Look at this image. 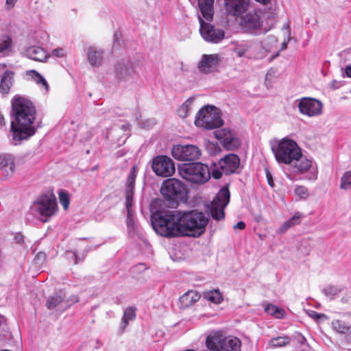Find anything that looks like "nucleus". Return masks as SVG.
Here are the masks:
<instances>
[{
    "label": "nucleus",
    "mask_w": 351,
    "mask_h": 351,
    "mask_svg": "<svg viewBox=\"0 0 351 351\" xmlns=\"http://www.w3.org/2000/svg\"><path fill=\"white\" fill-rule=\"evenodd\" d=\"M233 45L232 51L239 58L245 56L251 47L250 43L247 41L236 42L233 43Z\"/></svg>",
    "instance_id": "nucleus-32"
},
{
    "label": "nucleus",
    "mask_w": 351,
    "mask_h": 351,
    "mask_svg": "<svg viewBox=\"0 0 351 351\" xmlns=\"http://www.w3.org/2000/svg\"><path fill=\"white\" fill-rule=\"evenodd\" d=\"M340 188L343 190L351 189V171H346L341 178Z\"/></svg>",
    "instance_id": "nucleus-38"
},
{
    "label": "nucleus",
    "mask_w": 351,
    "mask_h": 351,
    "mask_svg": "<svg viewBox=\"0 0 351 351\" xmlns=\"http://www.w3.org/2000/svg\"><path fill=\"white\" fill-rule=\"evenodd\" d=\"M230 191L228 186L222 187L210 203L209 207L212 217L219 221L224 218V209L230 202Z\"/></svg>",
    "instance_id": "nucleus-8"
},
{
    "label": "nucleus",
    "mask_w": 351,
    "mask_h": 351,
    "mask_svg": "<svg viewBox=\"0 0 351 351\" xmlns=\"http://www.w3.org/2000/svg\"><path fill=\"white\" fill-rule=\"evenodd\" d=\"M223 123L218 109L213 106H205L202 108L196 117V126L211 130L221 126Z\"/></svg>",
    "instance_id": "nucleus-5"
},
{
    "label": "nucleus",
    "mask_w": 351,
    "mask_h": 351,
    "mask_svg": "<svg viewBox=\"0 0 351 351\" xmlns=\"http://www.w3.org/2000/svg\"><path fill=\"white\" fill-rule=\"evenodd\" d=\"M5 121L3 115L0 112V127L5 125Z\"/></svg>",
    "instance_id": "nucleus-53"
},
{
    "label": "nucleus",
    "mask_w": 351,
    "mask_h": 351,
    "mask_svg": "<svg viewBox=\"0 0 351 351\" xmlns=\"http://www.w3.org/2000/svg\"><path fill=\"white\" fill-rule=\"evenodd\" d=\"M135 308L132 307H128L123 313V316L121 319L120 325V333H123L127 328L129 322L133 321L136 318Z\"/></svg>",
    "instance_id": "nucleus-29"
},
{
    "label": "nucleus",
    "mask_w": 351,
    "mask_h": 351,
    "mask_svg": "<svg viewBox=\"0 0 351 351\" xmlns=\"http://www.w3.org/2000/svg\"><path fill=\"white\" fill-rule=\"evenodd\" d=\"M308 315L313 319L314 320H319L321 318L327 319V316L322 313H318L314 311H308L307 312Z\"/></svg>",
    "instance_id": "nucleus-46"
},
{
    "label": "nucleus",
    "mask_w": 351,
    "mask_h": 351,
    "mask_svg": "<svg viewBox=\"0 0 351 351\" xmlns=\"http://www.w3.org/2000/svg\"><path fill=\"white\" fill-rule=\"evenodd\" d=\"M197 1L202 16L207 21H211L213 16L214 0H197Z\"/></svg>",
    "instance_id": "nucleus-26"
},
{
    "label": "nucleus",
    "mask_w": 351,
    "mask_h": 351,
    "mask_svg": "<svg viewBox=\"0 0 351 351\" xmlns=\"http://www.w3.org/2000/svg\"><path fill=\"white\" fill-rule=\"evenodd\" d=\"M289 41V38H288L287 40H285L283 41V43H282V46H281V50H284V49H287V44H288Z\"/></svg>",
    "instance_id": "nucleus-54"
},
{
    "label": "nucleus",
    "mask_w": 351,
    "mask_h": 351,
    "mask_svg": "<svg viewBox=\"0 0 351 351\" xmlns=\"http://www.w3.org/2000/svg\"><path fill=\"white\" fill-rule=\"evenodd\" d=\"M194 98L188 99L178 110V114L181 118H185L191 110V105Z\"/></svg>",
    "instance_id": "nucleus-36"
},
{
    "label": "nucleus",
    "mask_w": 351,
    "mask_h": 351,
    "mask_svg": "<svg viewBox=\"0 0 351 351\" xmlns=\"http://www.w3.org/2000/svg\"><path fill=\"white\" fill-rule=\"evenodd\" d=\"M135 73V63L129 60H123L116 66V75L119 78H125Z\"/></svg>",
    "instance_id": "nucleus-22"
},
{
    "label": "nucleus",
    "mask_w": 351,
    "mask_h": 351,
    "mask_svg": "<svg viewBox=\"0 0 351 351\" xmlns=\"http://www.w3.org/2000/svg\"><path fill=\"white\" fill-rule=\"evenodd\" d=\"M27 76L30 77L31 79L34 81L38 85L41 86L44 88L45 90L47 92L49 90V85L43 75L35 70H30L26 72Z\"/></svg>",
    "instance_id": "nucleus-30"
},
{
    "label": "nucleus",
    "mask_w": 351,
    "mask_h": 351,
    "mask_svg": "<svg viewBox=\"0 0 351 351\" xmlns=\"http://www.w3.org/2000/svg\"><path fill=\"white\" fill-rule=\"evenodd\" d=\"M278 42L277 38L274 36H268L262 42L263 47L267 51H271Z\"/></svg>",
    "instance_id": "nucleus-42"
},
{
    "label": "nucleus",
    "mask_w": 351,
    "mask_h": 351,
    "mask_svg": "<svg viewBox=\"0 0 351 351\" xmlns=\"http://www.w3.org/2000/svg\"><path fill=\"white\" fill-rule=\"evenodd\" d=\"M271 150L280 164L291 165L294 160L302 155V149L298 143L288 137L282 138L276 145H272Z\"/></svg>",
    "instance_id": "nucleus-3"
},
{
    "label": "nucleus",
    "mask_w": 351,
    "mask_h": 351,
    "mask_svg": "<svg viewBox=\"0 0 351 351\" xmlns=\"http://www.w3.org/2000/svg\"><path fill=\"white\" fill-rule=\"evenodd\" d=\"M289 25L287 24V26H286V28H289Z\"/></svg>",
    "instance_id": "nucleus-61"
},
{
    "label": "nucleus",
    "mask_w": 351,
    "mask_h": 351,
    "mask_svg": "<svg viewBox=\"0 0 351 351\" xmlns=\"http://www.w3.org/2000/svg\"><path fill=\"white\" fill-rule=\"evenodd\" d=\"M178 171L182 178L195 184H204L210 178L208 167L202 162L182 164Z\"/></svg>",
    "instance_id": "nucleus-4"
},
{
    "label": "nucleus",
    "mask_w": 351,
    "mask_h": 351,
    "mask_svg": "<svg viewBox=\"0 0 351 351\" xmlns=\"http://www.w3.org/2000/svg\"><path fill=\"white\" fill-rule=\"evenodd\" d=\"M12 109L13 120L10 131L12 143L16 145L36 133V109L32 101L21 96H16L12 99Z\"/></svg>",
    "instance_id": "nucleus-2"
},
{
    "label": "nucleus",
    "mask_w": 351,
    "mask_h": 351,
    "mask_svg": "<svg viewBox=\"0 0 351 351\" xmlns=\"http://www.w3.org/2000/svg\"><path fill=\"white\" fill-rule=\"evenodd\" d=\"M5 322V318L3 316H0V325Z\"/></svg>",
    "instance_id": "nucleus-56"
},
{
    "label": "nucleus",
    "mask_w": 351,
    "mask_h": 351,
    "mask_svg": "<svg viewBox=\"0 0 351 351\" xmlns=\"http://www.w3.org/2000/svg\"><path fill=\"white\" fill-rule=\"evenodd\" d=\"M335 83H336V81L332 82V86L335 88H337L339 87V86H335Z\"/></svg>",
    "instance_id": "nucleus-58"
},
{
    "label": "nucleus",
    "mask_w": 351,
    "mask_h": 351,
    "mask_svg": "<svg viewBox=\"0 0 351 351\" xmlns=\"http://www.w3.org/2000/svg\"><path fill=\"white\" fill-rule=\"evenodd\" d=\"M34 209L46 222L58 210L57 202L53 195H43L34 204Z\"/></svg>",
    "instance_id": "nucleus-9"
},
{
    "label": "nucleus",
    "mask_w": 351,
    "mask_h": 351,
    "mask_svg": "<svg viewBox=\"0 0 351 351\" xmlns=\"http://www.w3.org/2000/svg\"><path fill=\"white\" fill-rule=\"evenodd\" d=\"M5 67H6V64H0V71L3 70Z\"/></svg>",
    "instance_id": "nucleus-57"
},
{
    "label": "nucleus",
    "mask_w": 351,
    "mask_h": 351,
    "mask_svg": "<svg viewBox=\"0 0 351 351\" xmlns=\"http://www.w3.org/2000/svg\"><path fill=\"white\" fill-rule=\"evenodd\" d=\"M225 337L220 332L209 335L206 339V346L210 351H221Z\"/></svg>",
    "instance_id": "nucleus-25"
},
{
    "label": "nucleus",
    "mask_w": 351,
    "mask_h": 351,
    "mask_svg": "<svg viewBox=\"0 0 351 351\" xmlns=\"http://www.w3.org/2000/svg\"><path fill=\"white\" fill-rule=\"evenodd\" d=\"M17 0H5V8L8 10H10L14 8Z\"/></svg>",
    "instance_id": "nucleus-49"
},
{
    "label": "nucleus",
    "mask_w": 351,
    "mask_h": 351,
    "mask_svg": "<svg viewBox=\"0 0 351 351\" xmlns=\"http://www.w3.org/2000/svg\"><path fill=\"white\" fill-rule=\"evenodd\" d=\"M12 40L8 36H3L0 38V54L7 56L12 52Z\"/></svg>",
    "instance_id": "nucleus-33"
},
{
    "label": "nucleus",
    "mask_w": 351,
    "mask_h": 351,
    "mask_svg": "<svg viewBox=\"0 0 351 351\" xmlns=\"http://www.w3.org/2000/svg\"><path fill=\"white\" fill-rule=\"evenodd\" d=\"M221 351H241V343L239 339L234 337H225L222 341Z\"/></svg>",
    "instance_id": "nucleus-28"
},
{
    "label": "nucleus",
    "mask_w": 351,
    "mask_h": 351,
    "mask_svg": "<svg viewBox=\"0 0 351 351\" xmlns=\"http://www.w3.org/2000/svg\"><path fill=\"white\" fill-rule=\"evenodd\" d=\"M88 62L93 66H99L104 60V51L96 46H89L86 49Z\"/></svg>",
    "instance_id": "nucleus-21"
},
{
    "label": "nucleus",
    "mask_w": 351,
    "mask_h": 351,
    "mask_svg": "<svg viewBox=\"0 0 351 351\" xmlns=\"http://www.w3.org/2000/svg\"><path fill=\"white\" fill-rule=\"evenodd\" d=\"M58 195L60 203L62 205L64 209L66 210L70 202L68 193L64 191H60Z\"/></svg>",
    "instance_id": "nucleus-43"
},
{
    "label": "nucleus",
    "mask_w": 351,
    "mask_h": 351,
    "mask_svg": "<svg viewBox=\"0 0 351 351\" xmlns=\"http://www.w3.org/2000/svg\"><path fill=\"white\" fill-rule=\"evenodd\" d=\"M215 137L228 150H234L241 145V141L237 135L228 129H220L215 132Z\"/></svg>",
    "instance_id": "nucleus-16"
},
{
    "label": "nucleus",
    "mask_w": 351,
    "mask_h": 351,
    "mask_svg": "<svg viewBox=\"0 0 351 351\" xmlns=\"http://www.w3.org/2000/svg\"><path fill=\"white\" fill-rule=\"evenodd\" d=\"M341 292V289L336 286H328L323 289V293L330 300L334 299Z\"/></svg>",
    "instance_id": "nucleus-41"
},
{
    "label": "nucleus",
    "mask_w": 351,
    "mask_h": 351,
    "mask_svg": "<svg viewBox=\"0 0 351 351\" xmlns=\"http://www.w3.org/2000/svg\"><path fill=\"white\" fill-rule=\"evenodd\" d=\"M266 176H267V181H268L269 184L270 186H274V182H273L272 176L271 175V173L269 171H267L266 172Z\"/></svg>",
    "instance_id": "nucleus-52"
},
{
    "label": "nucleus",
    "mask_w": 351,
    "mask_h": 351,
    "mask_svg": "<svg viewBox=\"0 0 351 351\" xmlns=\"http://www.w3.org/2000/svg\"><path fill=\"white\" fill-rule=\"evenodd\" d=\"M78 302V299L77 298H75L73 302Z\"/></svg>",
    "instance_id": "nucleus-60"
},
{
    "label": "nucleus",
    "mask_w": 351,
    "mask_h": 351,
    "mask_svg": "<svg viewBox=\"0 0 351 351\" xmlns=\"http://www.w3.org/2000/svg\"><path fill=\"white\" fill-rule=\"evenodd\" d=\"M199 21L200 23L199 32L204 40L212 43H219L224 38L223 30L204 22L200 16H199Z\"/></svg>",
    "instance_id": "nucleus-13"
},
{
    "label": "nucleus",
    "mask_w": 351,
    "mask_h": 351,
    "mask_svg": "<svg viewBox=\"0 0 351 351\" xmlns=\"http://www.w3.org/2000/svg\"><path fill=\"white\" fill-rule=\"evenodd\" d=\"M313 180H316L317 179V173H314L313 174Z\"/></svg>",
    "instance_id": "nucleus-59"
},
{
    "label": "nucleus",
    "mask_w": 351,
    "mask_h": 351,
    "mask_svg": "<svg viewBox=\"0 0 351 351\" xmlns=\"http://www.w3.org/2000/svg\"><path fill=\"white\" fill-rule=\"evenodd\" d=\"M240 164V158L234 154L226 155L218 162V166L223 173L229 175L233 173L238 169Z\"/></svg>",
    "instance_id": "nucleus-17"
},
{
    "label": "nucleus",
    "mask_w": 351,
    "mask_h": 351,
    "mask_svg": "<svg viewBox=\"0 0 351 351\" xmlns=\"http://www.w3.org/2000/svg\"><path fill=\"white\" fill-rule=\"evenodd\" d=\"M344 71L348 77H351V64L346 66Z\"/></svg>",
    "instance_id": "nucleus-51"
},
{
    "label": "nucleus",
    "mask_w": 351,
    "mask_h": 351,
    "mask_svg": "<svg viewBox=\"0 0 351 351\" xmlns=\"http://www.w3.org/2000/svg\"><path fill=\"white\" fill-rule=\"evenodd\" d=\"M245 227V224L243 221H239L234 226V229L243 230Z\"/></svg>",
    "instance_id": "nucleus-50"
},
{
    "label": "nucleus",
    "mask_w": 351,
    "mask_h": 351,
    "mask_svg": "<svg viewBox=\"0 0 351 351\" xmlns=\"http://www.w3.org/2000/svg\"><path fill=\"white\" fill-rule=\"evenodd\" d=\"M256 1H258L260 3H262L263 4L267 3L270 0H256Z\"/></svg>",
    "instance_id": "nucleus-55"
},
{
    "label": "nucleus",
    "mask_w": 351,
    "mask_h": 351,
    "mask_svg": "<svg viewBox=\"0 0 351 351\" xmlns=\"http://www.w3.org/2000/svg\"><path fill=\"white\" fill-rule=\"evenodd\" d=\"M202 155L201 149L195 145H174L171 149V156L180 161H194Z\"/></svg>",
    "instance_id": "nucleus-10"
},
{
    "label": "nucleus",
    "mask_w": 351,
    "mask_h": 351,
    "mask_svg": "<svg viewBox=\"0 0 351 351\" xmlns=\"http://www.w3.org/2000/svg\"><path fill=\"white\" fill-rule=\"evenodd\" d=\"M223 173V172L221 169L219 170L218 169H215L212 172H210V176L212 175L215 179H219L221 177Z\"/></svg>",
    "instance_id": "nucleus-48"
},
{
    "label": "nucleus",
    "mask_w": 351,
    "mask_h": 351,
    "mask_svg": "<svg viewBox=\"0 0 351 351\" xmlns=\"http://www.w3.org/2000/svg\"><path fill=\"white\" fill-rule=\"evenodd\" d=\"M22 54L29 59L42 62H46L50 57L43 48L38 46L26 48Z\"/></svg>",
    "instance_id": "nucleus-20"
},
{
    "label": "nucleus",
    "mask_w": 351,
    "mask_h": 351,
    "mask_svg": "<svg viewBox=\"0 0 351 351\" xmlns=\"http://www.w3.org/2000/svg\"><path fill=\"white\" fill-rule=\"evenodd\" d=\"M14 72L6 70L1 77L0 93L2 95H7L14 82Z\"/></svg>",
    "instance_id": "nucleus-24"
},
{
    "label": "nucleus",
    "mask_w": 351,
    "mask_h": 351,
    "mask_svg": "<svg viewBox=\"0 0 351 351\" xmlns=\"http://www.w3.org/2000/svg\"><path fill=\"white\" fill-rule=\"evenodd\" d=\"M295 193L301 199H306L308 197V189L304 186H298L295 189Z\"/></svg>",
    "instance_id": "nucleus-44"
},
{
    "label": "nucleus",
    "mask_w": 351,
    "mask_h": 351,
    "mask_svg": "<svg viewBox=\"0 0 351 351\" xmlns=\"http://www.w3.org/2000/svg\"><path fill=\"white\" fill-rule=\"evenodd\" d=\"M66 51L62 47H58L51 51V55L54 57L63 58L66 56Z\"/></svg>",
    "instance_id": "nucleus-45"
},
{
    "label": "nucleus",
    "mask_w": 351,
    "mask_h": 351,
    "mask_svg": "<svg viewBox=\"0 0 351 351\" xmlns=\"http://www.w3.org/2000/svg\"><path fill=\"white\" fill-rule=\"evenodd\" d=\"M15 171L14 156L10 154L0 155V176L7 178Z\"/></svg>",
    "instance_id": "nucleus-19"
},
{
    "label": "nucleus",
    "mask_w": 351,
    "mask_h": 351,
    "mask_svg": "<svg viewBox=\"0 0 351 351\" xmlns=\"http://www.w3.org/2000/svg\"><path fill=\"white\" fill-rule=\"evenodd\" d=\"M208 222L204 214L197 210H169L154 214L152 219L154 230L166 237H197L205 231Z\"/></svg>",
    "instance_id": "nucleus-1"
},
{
    "label": "nucleus",
    "mask_w": 351,
    "mask_h": 351,
    "mask_svg": "<svg viewBox=\"0 0 351 351\" xmlns=\"http://www.w3.org/2000/svg\"><path fill=\"white\" fill-rule=\"evenodd\" d=\"M154 172L161 177H170L176 171L173 160L167 156H158L152 162Z\"/></svg>",
    "instance_id": "nucleus-12"
},
{
    "label": "nucleus",
    "mask_w": 351,
    "mask_h": 351,
    "mask_svg": "<svg viewBox=\"0 0 351 351\" xmlns=\"http://www.w3.org/2000/svg\"><path fill=\"white\" fill-rule=\"evenodd\" d=\"M221 61V56L217 53L203 54L197 67L201 73L209 74L217 71Z\"/></svg>",
    "instance_id": "nucleus-14"
},
{
    "label": "nucleus",
    "mask_w": 351,
    "mask_h": 351,
    "mask_svg": "<svg viewBox=\"0 0 351 351\" xmlns=\"http://www.w3.org/2000/svg\"><path fill=\"white\" fill-rule=\"evenodd\" d=\"M332 329L340 334L351 333V325L339 319L333 320L331 323Z\"/></svg>",
    "instance_id": "nucleus-31"
},
{
    "label": "nucleus",
    "mask_w": 351,
    "mask_h": 351,
    "mask_svg": "<svg viewBox=\"0 0 351 351\" xmlns=\"http://www.w3.org/2000/svg\"><path fill=\"white\" fill-rule=\"evenodd\" d=\"M226 12L232 16H241L249 8L250 0H224Z\"/></svg>",
    "instance_id": "nucleus-18"
},
{
    "label": "nucleus",
    "mask_w": 351,
    "mask_h": 351,
    "mask_svg": "<svg viewBox=\"0 0 351 351\" xmlns=\"http://www.w3.org/2000/svg\"><path fill=\"white\" fill-rule=\"evenodd\" d=\"M293 171L298 174L306 173L312 167L313 162L302 153L301 156L293 161Z\"/></svg>",
    "instance_id": "nucleus-23"
},
{
    "label": "nucleus",
    "mask_w": 351,
    "mask_h": 351,
    "mask_svg": "<svg viewBox=\"0 0 351 351\" xmlns=\"http://www.w3.org/2000/svg\"><path fill=\"white\" fill-rule=\"evenodd\" d=\"M65 255L67 258H74V264H77L80 261H81L75 252L67 251L66 252Z\"/></svg>",
    "instance_id": "nucleus-47"
},
{
    "label": "nucleus",
    "mask_w": 351,
    "mask_h": 351,
    "mask_svg": "<svg viewBox=\"0 0 351 351\" xmlns=\"http://www.w3.org/2000/svg\"><path fill=\"white\" fill-rule=\"evenodd\" d=\"M136 178V167L134 166L128 176L125 183V206L128 211L127 224L128 226L133 225L134 221L132 218V206L134 191V184Z\"/></svg>",
    "instance_id": "nucleus-11"
},
{
    "label": "nucleus",
    "mask_w": 351,
    "mask_h": 351,
    "mask_svg": "<svg viewBox=\"0 0 351 351\" xmlns=\"http://www.w3.org/2000/svg\"><path fill=\"white\" fill-rule=\"evenodd\" d=\"M289 338L288 337H278L273 338L269 341V345L271 347H282L289 343Z\"/></svg>",
    "instance_id": "nucleus-40"
},
{
    "label": "nucleus",
    "mask_w": 351,
    "mask_h": 351,
    "mask_svg": "<svg viewBox=\"0 0 351 351\" xmlns=\"http://www.w3.org/2000/svg\"><path fill=\"white\" fill-rule=\"evenodd\" d=\"M203 296L207 300L215 304H220L223 300L221 293L216 289L204 292Z\"/></svg>",
    "instance_id": "nucleus-35"
},
{
    "label": "nucleus",
    "mask_w": 351,
    "mask_h": 351,
    "mask_svg": "<svg viewBox=\"0 0 351 351\" xmlns=\"http://www.w3.org/2000/svg\"><path fill=\"white\" fill-rule=\"evenodd\" d=\"M322 104L317 99L311 97L302 98L298 104V108L302 114L315 117L321 114Z\"/></svg>",
    "instance_id": "nucleus-15"
},
{
    "label": "nucleus",
    "mask_w": 351,
    "mask_h": 351,
    "mask_svg": "<svg viewBox=\"0 0 351 351\" xmlns=\"http://www.w3.org/2000/svg\"><path fill=\"white\" fill-rule=\"evenodd\" d=\"M199 298L200 295L197 291H189L180 298V302L181 306L186 308L194 304Z\"/></svg>",
    "instance_id": "nucleus-27"
},
{
    "label": "nucleus",
    "mask_w": 351,
    "mask_h": 351,
    "mask_svg": "<svg viewBox=\"0 0 351 351\" xmlns=\"http://www.w3.org/2000/svg\"><path fill=\"white\" fill-rule=\"evenodd\" d=\"M63 295L62 293H58L49 297L47 302V306L49 309H53L60 305L63 302Z\"/></svg>",
    "instance_id": "nucleus-37"
},
{
    "label": "nucleus",
    "mask_w": 351,
    "mask_h": 351,
    "mask_svg": "<svg viewBox=\"0 0 351 351\" xmlns=\"http://www.w3.org/2000/svg\"><path fill=\"white\" fill-rule=\"evenodd\" d=\"M301 215L298 213H295L291 219L284 222L278 229V233H284L287 229L300 222Z\"/></svg>",
    "instance_id": "nucleus-34"
},
{
    "label": "nucleus",
    "mask_w": 351,
    "mask_h": 351,
    "mask_svg": "<svg viewBox=\"0 0 351 351\" xmlns=\"http://www.w3.org/2000/svg\"><path fill=\"white\" fill-rule=\"evenodd\" d=\"M265 311L276 318L282 317L284 313V311L281 308H278L273 304L267 305L265 308Z\"/></svg>",
    "instance_id": "nucleus-39"
},
{
    "label": "nucleus",
    "mask_w": 351,
    "mask_h": 351,
    "mask_svg": "<svg viewBox=\"0 0 351 351\" xmlns=\"http://www.w3.org/2000/svg\"><path fill=\"white\" fill-rule=\"evenodd\" d=\"M160 192L165 199L172 202L182 199L186 195L185 185L179 180L172 178L163 182Z\"/></svg>",
    "instance_id": "nucleus-7"
},
{
    "label": "nucleus",
    "mask_w": 351,
    "mask_h": 351,
    "mask_svg": "<svg viewBox=\"0 0 351 351\" xmlns=\"http://www.w3.org/2000/svg\"><path fill=\"white\" fill-rule=\"evenodd\" d=\"M239 25L244 32L253 36L265 34L267 32V29L263 27V21L260 14L254 10L243 16Z\"/></svg>",
    "instance_id": "nucleus-6"
}]
</instances>
